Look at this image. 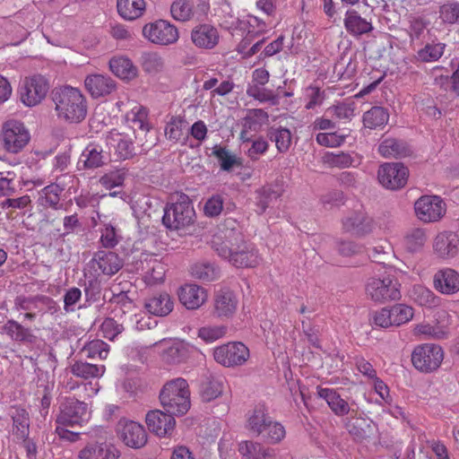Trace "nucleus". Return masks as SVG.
I'll use <instances>...</instances> for the list:
<instances>
[{"label": "nucleus", "mask_w": 459, "mask_h": 459, "mask_svg": "<svg viewBox=\"0 0 459 459\" xmlns=\"http://www.w3.org/2000/svg\"><path fill=\"white\" fill-rule=\"evenodd\" d=\"M247 94L260 102L268 101L273 106L279 104V98L273 91L260 88L258 85L249 86L247 90Z\"/></svg>", "instance_id": "nucleus-54"}, {"label": "nucleus", "mask_w": 459, "mask_h": 459, "mask_svg": "<svg viewBox=\"0 0 459 459\" xmlns=\"http://www.w3.org/2000/svg\"><path fill=\"white\" fill-rule=\"evenodd\" d=\"M268 138L275 143L280 152H286L291 144V133L285 127H271L267 131Z\"/></svg>", "instance_id": "nucleus-42"}, {"label": "nucleus", "mask_w": 459, "mask_h": 459, "mask_svg": "<svg viewBox=\"0 0 459 459\" xmlns=\"http://www.w3.org/2000/svg\"><path fill=\"white\" fill-rule=\"evenodd\" d=\"M118 13L126 20H134L140 17L145 8L144 0H117Z\"/></svg>", "instance_id": "nucleus-39"}, {"label": "nucleus", "mask_w": 459, "mask_h": 459, "mask_svg": "<svg viewBox=\"0 0 459 459\" xmlns=\"http://www.w3.org/2000/svg\"><path fill=\"white\" fill-rule=\"evenodd\" d=\"M84 296L86 302L92 303L100 299L101 284L97 278H90L84 281Z\"/></svg>", "instance_id": "nucleus-59"}, {"label": "nucleus", "mask_w": 459, "mask_h": 459, "mask_svg": "<svg viewBox=\"0 0 459 459\" xmlns=\"http://www.w3.org/2000/svg\"><path fill=\"white\" fill-rule=\"evenodd\" d=\"M212 247L219 256L238 268L255 267L259 264L254 245L234 226L220 229L212 237Z\"/></svg>", "instance_id": "nucleus-1"}, {"label": "nucleus", "mask_w": 459, "mask_h": 459, "mask_svg": "<svg viewBox=\"0 0 459 459\" xmlns=\"http://www.w3.org/2000/svg\"><path fill=\"white\" fill-rule=\"evenodd\" d=\"M3 330L14 342L34 344L38 340L30 328L23 326L13 319L7 320L3 326Z\"/></svg>", "instance_id": "nucleus-28"}, {"label": "nucleus", "mask_w": 459, "mask_h": 459, "mask_svg": "<svg viewBox=\"0 0 459 459\" xmlns=\"http://www.w3.org/2000/svg\"><path fill=\"white\" fill-rule=\"evenodd\" d=\"M318 144L326 147L340 146L345 140L344 135H339L337 133H319L316 138Z\"/></svg>", "instance_id": "nucleus-63"}, {"label": "nucleus", "mask_w": 459, "mask_h": 459, "mask_svg": "<svg viewBox=\"0 0 459 459\" xmlns=\"http://www.w3.org/2000/svg\"><path fill=\"white\" fill-rule=\"evenodd\" d=\"M143 35L153 44L168 46L178 41V29L165 20L147 23L143 28Z\"/></svg>", "instance_id": "nucleus-9"}, {"label": "nucleus", "mask_w": 459, "mask_h": 459, "mask_svg": "<svg viewBox=\"0 0 459 459\" xmlns=\"http://www.w3.org/2000/svg\"><path fill=\"white\" fill-rule=\"evenodd\" d=\"M106 344L99 340L92 341L82 349L87 357L93 358L98 355L100 359H106L108 351L105 349Z\"/></svg>", "instance_id": "nucleus-64"}, {"label": "nucleus", "mask_w": 459, "mask_h": 459, "mask_svg": "<svg viewBox=\"0 0 459 459\" xmlns=\"http://www.w3.org/2000/svg\"><path fill=\"white\" fill-rule=\"evenodd\" d=\"M55 111L59 119L81 123L87 116V101L82 91L72 86L56 87L51 91Z\"/></svg>", "instance_id": "nucleus-2"}, {"label": "nucleus", "mask_w": 459, "mask_h": 459, "mask_svg": "<svg viewBox=\"0 0 459 459\" xmlns=\"http://www.w3.org/2000/svg\"><path fill=\"white\" fill-rule=\"evenodd\" d=\"M104 371V366H98L96 364L83 362L81 360L75 361L71 366V372L74 376L83 379L99 377L103 375Z\"/></svg>", "instance_id": "nucleus-40"}, {"label": "nucleus", "mask_w": 459, "mask_h": 459, "mask_svg": "<svg viewBox=\"0 0 459 459\" xmlns=\"http://www.w3.org/2000/svg\"><path fill=\"white\" fill-rule=\"evenodd\" d=\"M389 309L393 326H400L412 319L413 309L405 304H396Z\"/></svg>", "instance_id": "nucleus-51"}, {"label": "nucleus", "mask_w": 459, "mask_h": 459, "mask_svg": "<svg viewBox=\"0 0 459 459\" xmlns=\"http://www.w3.org/2000/svg\"><path fill=\"white\" fill-rule=\"evenodd\" d=\"M417 217L423 222L439 221L446 213V204L437 195H423L414 204Z\"/></svg>", "instance_id": "nucleus-12"}, {"label": "nucleus", "mask_w": 459, "mask_h": 459, "mask_svg": "<svg viewBox=\"0 0 459 459\" xmlns=\"http://www.w3.org/2000/svg\"><path fill=\"white\" fill-rule=\"evenodd\" d=\"M48 91V84L41 75H34L24 80L19 93L22 102L27 107H33L41 102Z\"/></svg>", "instance_id": "nucleus-13"}, {"label": "nucleus", "mask_w": 459, "mask_h": 459, "mask_svg": "<svg viewBox=\"0 0 459 459\" xmlns=\"http://www.w3.org/2000/svg\"><path fill=\"white\" fill-rule=\"evenodd\" d=\"M141 65L144 72L156 74L165 67L161 56L156 52H144L141 56Z\"/></svg>", "instance_id": "nucleus-46"}, {"label": "nucleus", "mask_w": 459, "mask_h": 459, "mask_svg": "<svg viewBox=\"0 0 459 459\" xmlns=\"http://www.w3.org/2000/svg\"><path fill=\"white\" fill-rule=\"evenodd\" d=\"M102 149L97 145L90 144L82 152L81 160L83 161L86 169H96L105 163V156Z\"/></svg>", "instance_id": "nucleus-43"}, {"label": "nucleus", "mask_w": 459, "mask_h": 459, "mask_svg": "<svg viewBox=\"0 0 459 459\" xmlns=\"http://www.w3.org/2000/svg\"><path fill=\"white\" fill-rule=\"evenodd\" d=\"M110 144L116 148L117 155L119 159L126 160L134 155V143L118 133H111L109 136Z\"/></svg>", "instance_id": "nucleus-41"}, {"label": "nucleus", "mask_w": 459, "mask_h": 459, "mask_svg": "<svg viewBox=\"0 0 459 459\" xmlns=\"http://www.w3.org/2000/svg\"><path fill=\"white\" fill-rule=\"evenodd\" d=\"M238 299L230 289H221L214 294L213 315L219 318L231 317L237 310Z\"/></svg>", "instance_id": "nucleus-18"}, {"label": "nucleus", "mask_w": 459, "mask_h": 459, "mask_svg": "<svg viewBox=\"0 0 459 459\" xmlns=\"http://www.w3.org/2000/svg\"><path fill=\"white\" fill-rule=\"evenodd\" d=\"M262 435L269 443L276 444L285 437V429L281 423L272 420L266 427L264 434Z\"/></svg>", "instance_id": "nucleus-60"}, {"label": "nucleus", "mask_w": 459, "mask_h": 459, "mask_svg": "<svg viewBox=\"0 0 459 459\" xmlns=\"http://www.w3.org/2000/svg\"><path fill=\"white\" fill-rule=\"evenodd\" d=\"M352 416L345 420L348 432L356 440H363L369 437L374 431L372 420L361 417H355L357 412L351 410Z\"/></svg>", "instance_id": "nucleus-24"}, {"label": "nucleus", "mask_w": 459, "mask_h": 459, "mask_svg": "<svg viewBox=\"0 0 459 459\" xmlns=\"http://www.w3.org/2000/svg\"><path fill=\"white\" fill-rule=\"evenodd\" d=\"M30 134L21 122L11 120L4 124L2 140L4 148L11 152H21L30 141Z\"/></svg>", "instance_id": "nucleus-8"}, {"label": "nucleus", "mask_w": 459, "mask_h": 459, "mask_svg": "<svg viewBox=\"0 0 459 459\" xmlns=\"http://www.w3.org/2000/svg\"><path fill=\"white\" fill-rule=\"evenodd\" d=\"M227 327L224 325H209L201 327L198 331V336L206 342H212L226 334Z\"/></svg>", "instance_id": "nucleus-56"}, {"label": "nucleus", "mask_w": 459, "mask_h": 459, "mask_svg": "<svg viewBox=\"0 0 459 459\" xmlns=\"http://www.w3.org/2000/svg\"><path fill=\"white\" fill-rule=\"evenodd\" d=\"M13 422V434L19 438H25L29 435L30 420L26 410L15 408L12 414Z\"/></svg>", "instance_id": "nucleus-45"}, {"label": "nucleus", "mask_w": 459, "mask_h": 459, "mask_svg": "<svg viewBox=\"0 0 459 459\" xmlns=\"http://www.w3.org/2000/svg\"><path fill=\"white\" fill-rule=\"evenodd\" d=\"M222 381L212 376L205 374L203 376L199 385V394L204 402H211L222 394Z\"/></svg>", "instance_id": "nucleus-30"}, {"label": "nucleus", "mask_w": 459, "mask_h": 459, "mask_svg": "<svg viewBox=\"0 0 459 459\" xmlns=\"http://www.w3.org/2000/svg\"><path fill=\"white\" fill-rule=\"evenodd\" d=\"M434 286L443 294H454L459 290V273L450 268L440 270L434 276Z\"/></svg>", "instance_id": "nucleus-25"}, {"label": "nucleus", "mask_w": 459, "mask_h": 459, "mask_svg": "<svg viewBox=\"0 0 459 459\" xmlns=\"http://www.w3.org/2000/svg\"><path fill=\"white\" fill-rule=\"evenodd\" d=\"M100 329L104 338L113 341L124 331V326L115 319L108 317L101 324Z\"/></svg>", "instance_id": "nucleus-61"}, {"label": "nucleus", "mask_w": 459, "mask_h": 459, "mask_svg": "<svg viewBox=\"0 0 459 459\" xmlns=\"http://www.w3.org/2000/svg\"><path fill=\"white\" fill-rule=\"evenodd\" d=\"M195 212L187 195H181L178 201L167 205L162 217L163 225L171 230H178L194 222Z\"/></svg>", "instance_id": "nucleus-5"}, {"label": "nucleus", "mask_w": 459, "mask_h": 459, "mask_svg": "<svg viewBox=\"0 0 459 459\" xmlns=\"http://www.w3.org/2000/svg\"><path fill=\"white\" fill-rule=\"evenodd\" d=\"M163 409L172 417L183 415L190 408V391L184 378H177L167 383L160 393Z\"/></svg>", "instance_id": "nucleus-4"}, {"label": "nucleus", "mask_w": 459, "mask_h": 459, "mask_svg": "<svg viewBox=\"0 0 459 459\" xmlns=\"http://www.w3.org/2000/svg\"><path fill=\"white\" fill-rule=\"evenodd\" d=\"M444 359L443 349L437 344L417 346L411 353V362L416 369L424 373L437 370Z\"/></svg>", "instance_id": "nucleus-6"}, {"label": "nucleus", "mask_w": 459, "mask_h": 459, "mask_svg": "<svg viewBox=\"0 0 459 459\" xmlns=\"http://www.w3.org/2000/svg\"><path fill=\"white\" fill-rule=\"evenodd\" d=\"M144 307L152 315L166 316L173 310L174 302L167 292H160L147 299Z\"/></svg>", "instance_id": "nucleus-27"}, {"label": "nucleus", "mask_w": 459, "mask_h": 459, "mask_svg": "<svg viewBox=\"0 0 459 459\" xmlns=\"http://www.w3.org/2000/svg\"><path fill=\"white\" fill-rule=\"evenodd\" d=\"M374 228V220L364 211L353 212L342 219V230L354 237L368 235Z\"/></svg>", "instance_id": "nucleus-15"}, {"label": "nucleus", "mask_w": 459, "mask_h": 459, "mask_svg": "<svg viewBox=\"0 0 459 459\" xmlns=\"http://www.w3.org/2000/svg\"><path fill=\"white\" fill-rule=\"evenodd\" d=\"M426 240L427 236L423 229H411L405 236V247L411 253L418 252L424 247Z\"/></svg>", "instance_id": "nucleus-50"}, {"label": "nucleus", "mask_w": 459, "mask_h": 459, "mask_svg": "<svg viewBox=\"0 0 459 459\" xmlns=\"http://www.w3.org/2000/svg\"><path fill=\"white\" fill-rule=\"evenodd\" d=\"M377 177L383 186L390 190H397L406 185L409 169L401 162L385 163L380 166Z\"/></svg>", "instance_id": "nucleus-11"}, {"label": "nucleus", "mask_w": 459, "mask_h": 459, "mask_svg": "<svg viewBox=\"0 0 459 459\" xmlns=\"http://www.w3.org/2000/svg\"><path fill=\"white\" fill-rule=\"evenodd\" d=\"M91 417L88 403L79 401L74 397L65 398L59 406V413L56 417L57 427L56 432L62 437L65 434L71 436V441H76L79 432H73L65 429L63 427H82Z\"/></svg>", "instance_id": "nucleus-3"}, {"label": "nucleus", "mask_w": 459, "mask_h": 459, "mask_svg": "<svg viewBox=\"0 0 459 459\" xmlns=\"http://www.w3.org/2000/svg\"><path fill=\"white\" fill-rule=\"evenodd\" d=\"M191 274L203 281H214L219 274L218 269L211 263H197L191 267Z\"/></svg>", "instance_id": "nucleus-49"}, {"label": "nucleus", "mask_w": 459, "mask_h": 459, "mask_svg": "<svg viewBox=\"0 0 459 459\" xmlns=\"http://www.w3.org/2000/svg\"><path fill=\"white\" fill-rule=\"evenodd\" d=\"M440 18L448 24L459 23V3L444 4L439 9Z\"/></svg>", "instance_id": "nucleus-55"}, {"label": "nucleus", "mask_w": 459, "mask_h": 459, "mask_svg": "<svg viewBox=\"0 0 459 459\" xmlns=\"http://www.w3.org/2000/svg\"><path fill=\"white\" fill-rule=\"evenodd\" d=\"M119 242L115 227L110 224L105 225L101 230L100 243L105 248H113Z\"/></svg>", "instance_id": "nucleus-62"}, {"label": "nucleus", "mask_w": 459, "mask_h": 459, "mask_svg": "<svg viewBox=\"0 0 459 459\" xmlns=\"http://www.w3.org/2000/svg\"><path fill=\"white\" fill-rule=\"evenodd\" d=\"M389 119V113L386 108L379 106L372 107L363 115V124L369 129L384 127Z\"/></svg>", "instance_id": "nucleus-36"}, {"label": "nucleus", "mask_w": 459, "mask_h": 459, "mask_svg": "<svg viewBox=\"0 0 459 459\" xmlns=\"http://www.w3.org/2000/svg\"><path fill=\"white\" fill-rule=\"evenodd\" d=\"M317 394L327 403L335 415L344 416L351 411L349 403L335 390L317 386Z\"/></svg>", "instance_id": "nucleus-29"}, {"label": "nucleus", "mask_w": 459, "mask_h": 459, "mask_svg": "<svg viewBox=\"0 0 459 459\" xmlns=\"http://www.w3.org/2000/svg\"><path fill=\"white\" fill-rule=\"evenodd\" d=\"M80 459H117L115 448L106 443H94L86 446L79 454Z\"/></svg>", "instance_id": "nucleus-33"}, {"label": "nucleus", "mask_w": 459, "mask_h": 459, "mask_svg": "<svg viewBox=\"0 0 459 459\" xmlns=\"http://www.w3.org/2000/svg\"><path fill=\"white\" fill-rule=\"evenodd\" d=\"M273 419L270 417L264 404L256 405L249 413L247 420V428L255 436L264 434L266 427Z\"/></svg>", "instance_id": "nucleus-26"}, {"label": "nucleus", "mask_w": 459, "mask_h": 459, "mask_svg": "<svg viewBox=\"0 0 459 459\" xmlns=\"http://www.w3.org/2000/svg\"><path fill=\"white\" fill-rule=\"evenodd\" d=\"M119 438L129 447L141 448L147 443V433L144 428L134 421L122 419L117 425Z\"/></svg>", "instance_id": "nucleus-14"}, {"label": "nucleus", "mask_w": 459, "mask_h": 459, "mask_svg": "<svg viewBox=\"0 0 459 459\" xmlns=\"http://www.w3.org/2000/svg\"><path fill=\"white\" fill-rule=\"evenodd\" d=\"M42 192L44 194V202L42 204L48 205L53 209H58L60 195L63 192V188L56 184H51L44 187Z\"/></svg>", "instance_id": "nucleus-57"}, {"label": "nucleus", "mask_w": 459, "mask_h": 459, "mask_svg": "<svg viewBox=\"0 0 459 459\" xmlns=\"http://www.w3.org/2000/svg\"><path fill=\"white\" fill-rule=\"evenodd\" d=\"M126 172L125 169H117L110 171L103 175L100 182L107 189H111L116 186H121L124 184Z\"/></svg>", "instance_id": "nucleus-58"}, {"label": "nucleus", "mask_w": 459, "mask_h": 459, "mask_svg": "<svg viewBox=\"0 0 459 459\" xmlns=\"http://www.w3.org/2000/svg\"><path fill=\"white\" fill-rule=\"evenodd\" d=\"M85 88L93 98L111 94L117 88L116 82L108 75L91 74L84 80Z\"/></svg>", "instance_id": "nucleus-21"}, {"label": "nucleus", "mask_w": 459, "mask_h": 459, "mask_svg": "<svg viewBox=\"0 0 459 459\" xmlns=\"http://www.w3.org/2000/svg\"><path fill=\"white\" fill-rule=\"evenodd\" d=\"M269 116L262 108L249 109L247 116L243 118L242 127L257 132L261 126L267 123Z\"/></svg>", "instance_id": "nucleus-44"}, {"label": "nucleus", "mask_w": 459, "mask_h": 459, "mask_svg": "<svg viewBox=\"0 0 459 459\" xmlns=\"http://www.w3.org/2000/svg\"><path fill=\"white\" fill-rule=\"evenodd\" d=\"M282 188L279 185H266L256 191V205L259 213H263L265 210L282 195Z\"/></svg>", "instance_id": "nucleus-35"}, {"label": "nucleus", "mask_w": 459, "mask_h": 459, "mask_svg": "<svg viewBox=\"0 0 459 459\" xmlns=\"http://www.w3.org/2000/svg\"><path fill=\"white\" fill-rule=\"evenodd\" d=\"M433 248L441 258L454 257L459 251V238L453 231L438 233L435 238Z\"/></svg>", "instance_id": "nucleus-20"}, {"label": "nucleus", "mask_w": 459, "mask_h": 459, "mask_svg": "<svg viewBox=\"0 0 459 459\" xmlns=\"http://www.w3.org/2000/svg\"><path fill=\"white\" fill-rule=\"evenodd\" d=\"M190 354V346L184 342H175L163 351V359L169 364L186 361Z\"/></svg>", "instance_id": "nucleus-38"}, {"label": "nucleus", "mask_w": 459, "mask_h": 459, "mask_svg": "<svg viewBox=\"0 0 459 459\" xmlns=\"http://www.w3.org/2000/svg\"><path fill=\"white\" fill-rule=\"evenodd\" d=\"M238 451L246 459H265L274 455L273 449L264 448L261 444L253 441L240 443Z\"/></svg>", "instance_id": "nucleus-37"}, {"label": "nucleus", "mask_w": 459, "mask_h": 459, "mask_svg": "<svg viewBox=\"0 0 459 459\" xmlns=\"http://www.w3.org/2000/svg\"><path fill=\"white\" fill-rule=\"evenodd\" d=\"M213 358L225 367L240 366L249 358V350L240 342H228L214 349Z\"/></svg>", "instance_id": "nucleus-10"}, {"label": "nucleus", "mask_w": 459, "mask_h": 459, "mask_svg": "<svg viewBox=\"0 0 459 459\" xmlns=\"http://www.w3.org/2000/svg\"><path fill=\"white\" fill-rule=\"evenodd\" d=\"M170 13L177 21H189L194 15V4L190 0H176L171 4Z\"/></svg>", "instance_id": "nucleus-48"}, {"label": "nucleus", "mask_w": 459, "mask_h": 459, "mask_svg": "<svg viewBox=\"0 0 459 459\" xmlns=\"http://www.w3.org/2000/svg\"><path fill=\"white\" fill-rule=\"evenodd\" d=\"M378 152L385 158L406 157L411 152L405 142L394 138L384 140L378 146Z\"/></svg>", "instance_id": "nucleus-34"}, {"label": "nucleus", "mask_w": 459, "mask_h": 459, "mask_svg": "<svg viewBox=\"0 0 459 459\" xmlns=\"http://www.w3.org/2000/svg\"><path fill=\"white\" fill-rule=\"evenodd\" d=\"M219 39L217 29L211 24H199L191 31V40L199 48L212 49L217 46Z\"/></svg>", "instance_id": "nucleus-19"}, {"label": "nucleus", "mask_w": 459, "mask_h": 459, "mask_svg": "<svg viewBox=\"0 0 459 459\" xmlns=\"http://www.w3.org/2000/svg\"><path fill=\"white\" fill-rule=\"evenodd\" d=\"M429 22L421 16L410 15L408 18V33L411 41L420 39Z\"/></svg>", "instance_id": "nucleus-52"}, {"label": "nucleus", "mask_w": 459, "mask_h": 459, "mask_svg": "<svg viewBox=\"0 0 459 459\" xmlns=\"http://www.w3.org/2000/svg\"><path fill=\"white\" fill-rule=\"evenodd\" d=\"M178 299L187 309H196L206 300L207 294L204 288L195 284H186L178 290Z\"/></svg>", "instance_id": "nucleus-22"}, {"label": "nucleus", "mask_w": 459, "mask_h": 459, "mask_svg": "<svg viewBox=\"0 0 459 459\" xmlns=\"http://www.w3.org/2000/svg\"><path fill=\"white\" fill-rule=\"evenodd\" d=\"M344 27L350 34L356 37L368 33L373 30L371 22L362 18L355 10L346 12Z\"/></svg>", "instance_id": "nucleus-32"}, {"label": "nucleus", "mask_w": 459, "mask_h": 459, "mask_svg": "<svg viewBox=\"0 0 459 459\" xmlns=\"http://www.w3.org/2000/svg\"><path fill=\"white\" fill-rule=\"evenodd\" d=\"M366 292L371 299L377 302L397 300L401 298L400 284L396 279L390 276L369 279Z\"/></svg>", "instance_id": "nucleus-7"}, {"label": "nucleus", "mask_w": 459, "mask_h": 459, "mask_svg": "<svg viewBox=\"0 0 459 459\" xmlns=\"http://www.w3.org/2000/svg\"><path fill=\"white\" fill-rule=\"evenodd\" d=\"M212 154L218 159L221 169L230 171L234 166H240V160L232 154L226 147L215 145L212 149Z\"/></svg>", "instance_id": "nucleus-47"}, {"label": "nucleus", "mask_w": 459, "mask_h": 459, "mask_svg": "<svg viewBox=\"0 0 459 459\" xmlns=\"http://www.w3.org/2000/svg\"><path fill=\"white\" fill-rule=\"evenodd\" d=\"M145 421L149 430L159 437L170 436L176 425L171 414L160 410L150 411L146 414Z\"/></svg>", "instance_id": "nucleus-17"}, {"label": "nucleus", "mask_w": 459, "mask_h": 459, "mask_svg": "<svg viewBox=\"0 0 459 459\" xmlns=\"http://www.w3.org/2000/svg\"><path fill=\"white\" fill-rule=\"evenodd\" d=\"M99 269L106 275H114L123 267V259L113 251L99 250L93 255Z\"/></svg>", "instance_id": "nucleus-23"}, {"label": "nucleus", "mask_w": 459, "mask_h": 459, "mask_svg": "<svg viewBox=\"0 0 459 459\" xmlns=\"http://www.w3.org/2000/svg\"><path fill=\"white\" fill-rule=\"evenodd\" d=\"M109 68L116 76L124 81H132L138 75V68L127 57L111 58L109 60Z\"/></svg>", "instance_id": "nucleus-31"}, {"label": "nucleus", "mask_w": 459, "mask_h": 459, "mask_svg": "<svg viewBox=\"0 0 459 459\" xmlns=\"http://www.w3.org/2000/svg\"><path fill=\"white\" fill-rule=\"evenodd\" d=\"M136 270L141 271L147 285L160 283L165 277V266L156 258L148 255L136 263Z\"/></svg>", "instance_id": "nucleus-16"}, {"label": "nucleus", "mask_w": 459, "mask_h": 459, "mask_svg": "<svg viewBox=\"0 0 459 459\" xmlns=\"http://www.w3.org/2000/svg\"><path fill=\"white\" fill-rule=\"evenodd\" d=\"M445 44H427L417 53L418 58L422 62H433L438 60L444 54Z\"/></svg>", "instance_id": "nucleus-53"}]
</instances>
